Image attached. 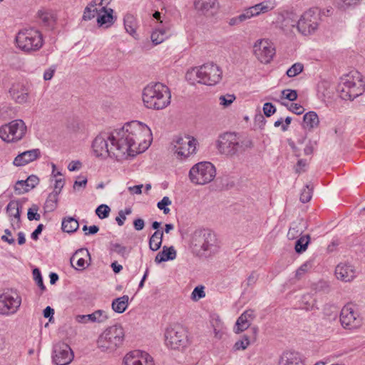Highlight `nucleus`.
I'll list each match as a JSON object with an SVG mask.
<instances>
[{"mask_svg": "<svg viewBox=\"0 0 365 365\" xmlns=\"http://www.w3.org/2000/svg\"><path fill=\"white\" fill-rule=\"evenodd\" d=\"M282 104L286 106L289 110L297 115H301L304 111V108L300 104L298 103L289 104L287 103H282Z\"/></svg>", "mask_w": 365, "mask_h": 365, "instance_id": "obj_51", "label": "nucleus"}, {"mask_svg": "<svg viewBox=\"0 0 365 365\" xmlns=\"http://www.w3.org/2000/svg\"><path fill=\"white\" fill-rule=\"evenodd\" d=\"M129 297L123 295L115 299L112 302V309L114 312L121 314L125 311L128 306Z\"/></svg>", "mask_w": 365, "mask_h": 365, "instance_id": "obj_32", "label": "nucleus"}, {"mask_svg": "<svg viewBox=\"0 0 365 365\" xmlns=\"http://www.w3.org/2000/svg\"><path fill=\"white\" fill-rule=\"evenodd\" d=\"M99 10L96 8V6L91 1L87 6L85 8L83 15V20L89 21L93 19L96 14H98Z\"/></svg>", "mask_w": 365, "mask_h": 365, "instance_id": "obj_38", "label": "nucleus"}, {"mask_svg": "<svg viewBox=\"0 0 365 365\" xmlns=\"http://www.w3.org/2000/svg\"><path fill=\"white\" fill-rule=\"evenodd\" d=\"M365 90V84L361 76L356 71L351 72L341 78V83L339 86L340 96L344 100L353 101L361 95Z\"/></svg>", "mask_w": 365, "mask_h": 365, "instance_id": "obj_5", "label": "nucleus"}, {"mask_svg": "<svg viewBox=\"0 0 365 365\" xmlns=\"http://www.w3.org/2000/svg\"><path fill=\"white\" fill-rule=\"evenodd\" d=\"M340 322L342 327L347 329H354L362 324V319L359 313L349 305L344 306L340 314Z\"/></svg>", "mask_w": 365, "mask_h": 365, "instance_id": "obj_13", "label": "nucleus"}, {"mask_svg": "<svg viewBox=\"0 0 365 365\" xmlns=\"http://www.w3.org/2000/svg\"><path fill=\"white\" fill-rule=\"evenodd\" d=\"M82 166V163L79 160H73L71 161L68 165V169L69 171H76L81 169Z\"/></svg>", "mask_w": 365, "mask_h": 365, "instance_id": "obj_64", "label": "nucleus"}, {"mask_svg": "<svg viewBox=\"0 0 365 365\" xmlns=\"http://www.w3.org/2000/svg\"><path fill=\"white\" fill-rule=\"evenodd\" d=\"M282 96L290 101H294L297 98V92L295 90L284 89L282 91Z\"/></svg>", "mask_w": 365, "mask_h": 365, "instance_id": "obj_56", "label": "nucleus"}, {"mask_svg": "<svg viewBox=\"0 0 365 365\" xmlns=\"http://www.w3.org/2000/svg\"><path fill=\"white\" fill-rule=\"evenodd\" d=\"M41 152L38 148L24 151L18 155L14 160V165L16 166H24L40 157Z\"/></svg>", "mask_w": 365, "mask_h": 365, "instance_id": "obj_21", "label": "nucleus"}, {"mask_svg": "<svg viewBox=\"0 0 365 365\" xmlns=\"http://www.w3.org/2000/svg\"><path fill=\"white\" fill-rule=\"evenodd\" d=\"M58 195H57L56 192H51L43 206V208L46 212H53L54 211L57 206H58Z\"/></svg>", "mask_w": 365, "mask_h": 365, "instance_id": "obj_36", "label": "nucleus"}, {"mask_svg": "<svg viewBox=\"0 0 365 365\" xmlns=\"http://www.w3.org/2000/svg\"><path fill=\"white\" fill-rule=\"evenodd\" d=\"M5 235H2L1 239L4 242H8L9 245H13L15 242V240L13 237L9 238V236H11V232L9 229H6L4 230Z\"/></svg>", "mask_w": 365, "mask_h": 365, "instance_id": "obj_63", "label": "nucleus"}, {"mask_svg": "<svg viewBox=\"0 0 365 365\" xmlns=\"http://www.w3.org/2000/svg\"><path fill=\"white\" fill-rule=\"evenodd\" d=\"M11 97L18 103H26L29 98V90L21 83H14L9 90Z\"/></svg>", "mask_w": 365, "mask_h": 365, "instance_id": "obj_20", "label": "nucleus"}, {"mask_svg": "<svg viewBox=\"0 0 365 365\" xmlns=\"http://www.w3.org/2000/svg\"><path fill=\"white\" fill-rule=\"evenodd\" d=\"M191 246L200 257H210L220 250V242L215 233L207 230H196L192 235Z\"/></svg>", "mask_w": 365, "mask_h": 365, "instance_id": "obj_2", "label": "nucleus"}, {"mask_svg": "<svg viewBox=\"0 0 365 365\" xmlns=\"http://www.w3.org/2000/svg\"><path fill=\"white\" fill-rule=\"evenodd\" d=\"M16 42L18 48L27 53L38 51L43 45L42 34L31 28L20 31Z\"/></svg>", "mask_w": 365, "mask_h": 365, "instance_id": "obj_7", "label": "nucleus"}, {"mask_svg": "<svg viewBox=\"0 0 365 365\" xmlns=\"http://www.w3.org/2000/svg\"><path fill=\"white\" fill-rule=\"evenodd\" d=\"M355 271L353 265L347 262H341L336 267L334 274H349Z\"/></svg>", "mask_w": 365, "mask_h": 365, "instance_id": "obj_42", "label": "nucleus"}, {"mask_svg": "<svg viewBox=\"0 0 365 365\" xmlns=\"http://www.w3.org/2000/svg\"><path fill=\"white\" fill-rule=\"evenodd\" d=\"M163 237V232L156 230L150 237L149 247L153 251H157L160 249Z\"/></svg>", "mask_w": 365, "mask_h": 365, "instance_id": "obj_34", "label": "nucleus"}, {"mask_svg": "<svg viewBox=\"0 0 365 365\" xmlns=\"http://www.w3.org/2000/svg\"><path fill=\"white\" fill-rule=\"evenodd\" d=\"M165 341L166 345L173 349L185 346L187 342L185 329L180 325L169 327L165 330Z\"/></svg>", "mask_w": 365, "mask_h": 365, "instance_id": "obj_12", "label": "nucleus"}, {"mask_svg": "<svg viewBox=\"0 0 365 365\" xmlns=\"http://www.w3.org/2000/svg\"><path fill=\"white\" fill-rule=\"evenodd\" d=\"M131 212V208H126L124 210H120L118 212V215L115 217V221L118 225L119 226L123 225L124 221L126 220V215H130Z\"/></svg>", "mask_w": 365, "mask_h": 365, "instance_id": "obj_54", "label": "nucleus"}, {"mask_svg": "<svg viewBox=\"0 0 365 365\" xmlns=\"http://www.w3.org/2000/svg\"><path fill=\"white\" fill-rule=\"evenodd\" d=\"M312 196V187L307 185L300 194V201L303 203L309 202Z\"/></svg>", "mask_w": 365, "mask_h": 365, "instance_id": "obj_47", "label": "nucleus"}, {"mask_svg": "<svg viewBox=\"0 0 365 365\" xmlns=\"http://www.w3.org/2000/svg\"><path fill=\"white\" fill-rule=\"evenodd\" d=\"M316 305V299L312 295L307 294L302 296L301 308L307 311L312 310Z\"/></svg>", "mask_w": 365, "mask_h": 365, "instance_id": "obj_40", "label": "nucleus"}, {"mask_svg": "<svg viewBox=\"0 0 365 365\" xmlns=\"http://www.w3.org/2000/svg\"><path fill=\"white\" fill-rule=\"evenodd\" d=\"M303 123L304 128L308 129H313L319 125V117L315 112L309 111L304 115Z\"/></svg>", "mask_w": 365, "mask_h": 365, "instance_id": "obj_33", "label": "nucleus"}, {"mask_svg": "<svg viewBox=\"0 0 365 365\" xmlns=\"http://www.w3.org/2000/svg\"><path fill=\"white\" fill-rule=\"evenodd\" d=\"M279 365H304V363L299 353L288 351L282 354Z\"/></svg>", "mask_w": 365, "mask_h": 365, "instance_id": "obj_24", "label": "nucleus"}, {"mask_svg": "<svg viewBox=\"0 0 365 365\" xmlns=\"http://www.w3.org/2000/svg\"><path fill=\"white\" fill-rule=\"evenodd\" d=\"M270 9H271L267 4H264V3H260L248 8V10L252 14V16H257L260 13L267 12Z\"/></svg>", "mask_w": 365, "mask_h": 365, "instance_id": "obj_43", "label": "nucleus"}, {"mask_svg": "<svg viewBox=\"0 0 365 365\" xmlns=\"http://www.w3.org/2000/svg\"><path fill=\"white\" fill-rule=\"evenodd\" d=\"M169 88L161 83H150L143 91V101L148 108L161 110L170 103Z\"/></svg>", "mask_w": 365, "mask_h": 365, "instance_id": "obj_3", "label": "nucleus"}, {"mask_svg": "<svg viewBox=\"0 0 365 365\" xmlns=\"http://www.w3.org/2000/svg\"><path fill=\"white\" fill-rule=\"evenodd\" d=\"M172 202L170 198L167 196L163 197V198L158 202V207L163 211V213L167 215L170 212V209L167 207V206L171 205Z\"/></svg>", "mask_w": 365, "mask_h": 365, "instance_id": "obj_52", "label": "nucleus"}, {"mask_svg": "<svg viewBox=\"0 0 365 365\" xmlns=\"http://www.w3.org/2000/svg\"><path fill=\"white\" fill-rule=\"evenodd\" d=\"M216 176L215 165L208 161L195 164L190 170L188 177L190 182L196 185H205L212 182Z\"/></svg>", "mask_w": 365, "mask_h": 365, "instance_id": "obj_8", "label": "nucleus"}, {"mask_svg": "<svg viewBox=\"0 0 365 365\" xmlns=\"http://www.w3.org/2000/svg\"><path fill=\"white\" fill-rule=\"evenodd\" d=\"M307 227V223L302 219L293 222L289 229L287 237L289 239H294L302 234Z\"/></svg>", "mask_w": 365, "mask_h": 365, "instance_id": "obj_29", "label": "nucleus"}, {"mask_svg": "<svg viewBox=\"0 0 365 365\" xmlns=\"http://www.w3.org/2000/svg\"><path fill=\"white\" fill-rule=\"evenodd\" d=\"M304 69V66L301 63H294L287 71L286 74L288 77H294L302 73Z\"/></svg>", "mask_w": 365, "mask_h": 365, "instance_id": "obj_45", "label": "nucleus"}, {"mask_svg": "<svg viewBox=\"0 0 365 365\" xmlns=\"http://www.w3.org/2000/svg\"><path fill=\"white\" fill-rule=\"evenodd\" d=\"M111 250L120 255L123 257H125L128 255L129 250L128 248L119 243H111Z\"/></svg>", "mask_w": 365, "mask_h": 365, "instance_id": "obj_50", "label": "nucleus"}, {"mask_svg": "<svg viewBox=\"0 0 365 365\" xmlns=\"http://www.w3.org/2000/svg\"><path fill=\"white\" fill-rule=\"evenodd\" d=\"M124 26L130 35L135 36V34H136L137 23L133 15L128 14L125 16Z\"/></svg>", "mask_w": 365, "mask_h": 365, "instance_id": "obj_35", "label": "nucleus"}, {"mask_svg": "<svg viewBox=\"0 0 365 365\" xmlns=\"http://www.w3.org/2000/svg\"><path fill=\"white\" fill-rule=\"evenodd\" d=\"M249 344H250L249 339L247 337H245L244 339L237 341L235 344L234 347L236 350H240V349L245 350L248 346Z\"/></svg>", "mask_w": 365, "mask_h": 365, "instance_id": "obj_59", "label": "nucleus"}, {"mask_svg": "<svg viewBox=\"0 0 365 365\" xmlns=\"http://www.w3.org/2000/svg\"><path fill=\"white\" fill-rule=\"evenodd\" d=\"M38 206L36 204H33L27 212V217L29 220H39L41 219V215L38 213Z\"/></svg>", "mask_w": 365, "mask_h": 365, "instance_id": "obj_49", "label": "nucleus"}, {"mask_svg": "<svg viewBox=\"0 0 365 365\" xmlns=\"http://www.w3.org/2000/svg\"><path fill=\"white\" fill-rule=\"evenodd\" d=\"M38 16L41 24L45 26H50L54 22V17L51 11L47 10H40L38 11Z\"/></svg>", "mask_w": 365, "mask_h": 365, "instance_id": "obj_37", "label": "nucleus"}, {"mask_svg": "<svg viewBox=\"0 0 365 365\" xmlns=\"http://www.w3.org/2000/svg\"><path fill=\"white\" fill-rule=\"evenodd\" d=\"M82 230L83 232H85L86 235H89L96 234L99 230V227L97 225H92L90 227L84 225Z\"/></svg>", "mask_w": 365, "mask_h": 365, "instance_id": "obj_61", "label": "nucleus"}, {"mask_svg": "<svg viewBox=\"0 0 365 365\" xmlns=\"http://www.w3.org/2000/svg\"><path fill=\"white\" fill-rule=\"evenodd\" d=\"M88 180L85 177L78 176V180H76L73 185V188L76 190L78 187H81L85 188L86 187Z\"/></svg>", "mask_w": 365, "mask_h": 365, "instance_id": "obj_60", "label": "nucleus"}, {"mask_svg": "<svg viewBox=\"0 0 365 365\" xmlns=\"http://www.w3.org/2000/svg\"><path fill=\"white\" fill-rule=\"evenodd\" d=\"M253 52L257 59L263 63H268L272 59L275 50L268 40H258L253 46Z\"/></svg>", "mask_w": 365, "mask_h": 365, "instance_id": "obj_15", "label": "nucleus"}, {"mask_svg": "<svg viewBox=\"0 0 365 365\" xmlns=\"http://www.w3.org/2000/svg\"><path fill=\"white\" fill-rule=\"evenodd\" d=\"M27 181L18 180L14 186V190L16 194L21 195L31 190V188L28 187Z\"/></svg>", "mask_w": 365, "mask_h": 365, "instance_id": "obj_46", "label": "nucleus"}, {"mask_svg": "<svg viewBox=\"0 0 365 365\" xmlns=\"http://www.w3.org/2000/svg\"><path fill=\"white\" fill-rule=\"evenodd\" d=\"M255 318L254 311L249 309L245 311L237 319L236 322V332L243 331L247 329L251 324V322Z\"/></svg>", "mask_w": 365, "mask_h": 365, "instance_id": "obj_25", "label": "nucleus"}, {"mask_svg": "<svg viewBox=\"0 0 365 365\" xmlns=\"http://www.w3.org/2000/svg\"><path fill=\"white\" fill-rule=\"evenodd\" d=\"M320 21L319 9L312 8L303 13L297 21V27L302 34L311 35L318 29Z\"/></svg>", "mask_w": 365, "mask_h": 365, "instance_id": "obj_9", "label": "nucleus"}, {"mask_svg": "<svg viewBox=\"0 0 365 365\" xmlns=\"http://www.w3.org/2000/svg\"><path fill=\"white\" fill-rule=\"evenodd\" d=\"M253 147V143L250 138H245L240 140L238 138L237 150L238 154L245 152L247 150L250 149Z\"/></svg>", "mask_w": 365, "mask_h": 365, "instance_id": "obj_44", "label": "nucleus"}, {"mask_svg": "<svg viewBox=\"0 0 365 365\" xmlns=\"http://www.w3.org/2000/svg\"><path fill=\"white\" fill-rule=\"evenodd\" d=\"M108 141L110 142V133H101L95 138L92 148L96 156L114 158L112 155V145L109 147Z\"/></svg>", "mask_w": 365, "mask_h": 365, "instance_id": "obj_16", "label": "nucleus"}, {"mask_svg": "<svg viewBox=\"0 0 365 365\" xmlns=\"http://www.w3.org/2000/svg\"><path fill=\"white\" fill-rule=\"evenodd\" d=\"M217 0H195L194 3L195 9L203 15L212 14L211 10L217 4Z\"/></svg>", "mask_w": 365, "mask_h": 365, "instance_id": "obj_27", "label": "nucleus"}, {"mask_svg": "<svg viewBox=\"0 0 365 365\" xmlns=\"http://www.w3.org/2000/svg\"><path fill=\"white\" fill-rule=\"evenodd\" d=\"M110 208L105 204L99 205L96 210V214L100 219H105L108 217Z\"/></svg>", "mask_w": 365, "mask_h": 365, "instance_id": "obj_48", "label": "nucleus"}, {"mask_svg": "<svg viewBox=\"0 0 365 365\" xmlns=\"http://www.w3.org/2000/svg\"><path fill=\"white\" fill-rule=\"evenodd\" d=\"M123 365H154V363L147 352L135 350L125 356Z\"/></svg>", "mask_w": 365, "mask_h": 365, "instance_id": "obj_19", "label": "nucleus"}, {"mask_svg": "<svg viewBox=\"0 0 365 365\" xmlns=\"http://www.w3.org/2000/svg\"><path fill=\"white\" fill-rule=\"evenodd\" d=\"M113 10L108 8V10H101L98 14L97 23L99 26H105L106 28L109 27L113 24Z\"/></svg>", "mask_w": 365, "mask_h": 365, "instance_id": "obj_28", "label": "nucleus"}, {"mask_svg": "<svg viewBox=\"0 0 365 365\" xmlns=\"http://www.w3.org/2000/svg\"><path fill=\"white\" fill-rule=\"evenodd\" d=\"M56 69V66H51L50 68L46 69L43 73V79L45 81L51 80L53 76Z\"/></svg>", "mask_w": 365, "mask_h": 365, "instance_id": "obj_62", "label": "nucleus"}, {"mask_svg": "<svg viewBox=\"0 0 365 365\" xmlns=\"http://www.w3.org/2000/svg\"><path fill=\"white\" fill-rule=\"evenodd\" d=\"M27 181V185L32 190L39 183V178L34 175H31L27 178L26 180Z\"/></svg>", "mask_w": 365, "mask_h": 365, "instance_id": "obj_58", "label": "nucleus"}, {"mask_svg": "<svg viewBox=\"0 0 365 365\" xmlns=\"http://www.w3.org/2000/svg\"><path fill=\"white\" fill-rule=\"evenodd\" d=\"M203 286L196 287L192 292L191 298L193 301H198L199 299L205 297V293L204 292Z\"/></svg>", "mask_w": 365, "mask_h": 365, "instance_id": "obj_53", "label": "nucleus"}, {"mask_svg": "<svg viewBox=\"0 0 365 365\" xmlns=\"http://www.w3.org/2000/svg\"><path fill=\"white\" fill-rule=\"evenodd\" d=\"M238 137L235 133H225L220 135L217 147L221 153L229 156L238 155Z\"/></svg>", "mask_w": 365, "mask_h": 365, "instance_id": "obj_14", "label": "nucleus"}, {"mask_svg": "<svg viewBox=\"0 0 365 365\" xmlns=\"http://www.w3.org/2000/svg\"><path fill=\"white\" fill-rule=\"evenodd\" d=\"M222 71L220 68L214 64L205 63L199 68H192L191 71L186 73V78L191 81L195 76L198 80L197 83L207 86H214L220 82L222 78Z\"/></svg>", "mask_w": 365, "mask_h": 365, "instance_id": "obj_6", "label": "nucleus"}, {"mask_svg": "<svg viewBox=\"0 0 365 365\" xmlns=\"http://www.w3.org/2000/svg\"><path fill=\"white\" fill-rule=\"evenodd\" d=\"M108 319V315L105 311L97 310L92 314L86 315H77L76 321L78 323L86 324L88 322H104Z\"/></svg>", "mask_w": 365, "mask_h": 365, "instance_id": "obj_23", "label": "nucleus"}, {"mask_svg": "<svg viewBox=\"0 0 365 365\" xmlns=\"http://www.w3.org/2000/svg\"><path fill=\"white\" fill-rule=\"evenodd\" d=\"M21 304V297L16 289H6L0 294V314H16Z\"/></svg>", "mask_w": 365, "mask_h": 365, "instance_id": "obj_10", "label": "nucleus"}, {"mask_svg": "<svg viewBox=\"0 0 365 365\" xmlns=\"http://www.w3.org/2000/svg\"><path fill=\"white\" fill-rule=\"evenodd\" d=\"M263 112L267 117H270L276 112V108L272 103H265L263 106Z\"/></svg>", "mask_w": 365, "mask_h": 365, "instance_id": "obj_57", "label": "nucleus"}, {"mask_svg": "<svg viewBox=\"0 0 365 365\" xmlns=\"http://www.w3.org/2000/svg\"><path fill=\"white\" fill-rule=\"evenodd\" d=\"M176 257V251L173 247L164 246L163 250L158 253L155 257L156 262H162L168 260H173Z\"/></svg>", "mask_w": 365, "mask_h": 365, "instance_id": "obj_30", "label": "nucleus"}, {"mask_svg": "<svg viewBox=\"0 0 365 365\" xmlns=\"http://www.w3.org/2000/svg\"><path fill=\"white\" fill-rule=\"evenodd\" d=\"M73 359V353L66 343L59 342L53 347V361L56 365H68Z\"/></svg>", "mask_w": 365, "mask_h": 365, "instance_id": "obj_18", "label": "nucleus"}, {"mask_svg": "<svg viewBox=\"0 0 365 365\" xmlns=\"http://www.w3.org/2000/svg\"><path fill=\"white\" fill-rule=\"evenodd\" d=\"M310 242V236L309 235H305L302 236L299 239H298L295 242V251L297 253H302L304 252L307 246Z\"/></svg>", "mask_w": 365, "mask_h": 365, "instance_id": "obj_39", "label": "nucleus"}, {"mask_svg": "<svg viewBox=\"0 0 365 365\" xmlns=\"http://www.w3.org/2000/svg\"><path fill=\"white\" fill-rule=\"evenodd\" d=\"M146 135H152L150 128L137 120L126 123L120 128L115 129L110 133L112 155L117 160L135 156L140 153L137 145Z\"/></svg>", "mask_w": 365, "mask_h": 365, "instance_id": "obj_1", "label": "nucleus"}, {"mask_svg": "<svg viewBox=\"0 0 365 365\" xmlns=\"http://www.w3.org/2000/svg\"><path fill=\"white\" fill-rule=\"evenodd\" d=\"M125 337L122 326L115 324L105 329L98 336L97 346L103 352L113 353L123 342Z\"/></svg>", "mask_w": 365, "mask_h": 365, "instance_id": "obj_4", "label": "nucleus"}, {"mask_svg": "<svg viewBox=\"0 0 365 365\" xmlns=\"http://www.w3.org/2000/svg\"><path fill=\"white\" fill-rule=\"evenodd\" d=\"M86 257H90V254L87 249L78 250L71 257V264L77 270H83L88 265Z\"/></svg>", "mask_w": 365, "mask_h": 365, "instance_id": "obj_22", "label": "nucleus"}, {"mask_svg": "<svg viewBox=\"0 0 365 365\" xmlns=\"http://www.w3.org/2000/svg\"><path fill=\"white\" fill-rule=\"evenodd\" d=\"M235 96L233 94H227L225 96H221L220 97V103L222 106L225 107L229 106L235 100Z\"/></svg>", "mask_w": 365, "mask_h": 365, "instance_id": "obj_55", "label": "nucleus"}, {"mask_svg": "<svg viewBox=\"0 0 365 365\" xmlns=\"http://www.w3.org/2000/svg\"><path fill=\"white\" fill-rule=\"evenodd\" d=\"M174 150L181 159L193 154L196 150V140L189 135L178 138Z\"/></svg>", "mask_w": 365, "mask_h": 365, "instance_id": "obj_17", "label": "nucleus"}, {"mask_svg": "<svg viewBox=\"0 0 365 365\" xmlns=\"http://www.w3.org/2000/svg\"><path fill=\"white\" fill-rule=\"evenodd\" d=\"M167 33L165 29H156L151 34L153 43L158 45L162 43L167 38Z\"/></svg>", "mask_w": 365, "mask_h": 365, "instance_id": "obj_41", "label": "nucleus"}, {"mask_svg": "<svg viewBox=\"0 0 365 365\" xmlns=\"http://www.w3.org/2000/svg\"><path fill=\"white\" fill-rule=\"evenodd\" d=\"M26 126L22 120H15L0 128V138L5 142L12 143L21 140L25 135Z\"/></svg>", "mask_w": 365, "mask_h": 365, "instance_id": "obj_11", "label": "nucleus"}, {"mask_svg": "<svg viewBox=\"0 0 365 365\" xmlns=\"http://www.w3.org/2000/svg\"><path fill=\"white\" fill-rule=\"evenodd\" d=\"M78 220L73 217H66L62 220L61 229L65 232L73 233L78 229Z\"/></svg>", "mask_w": 365, "mask_h": 365, "instance_id": "obj_31", "label": "nucleus"}, {"mask_svg": "<svg viewBox=\"0 0 365 365\" xmlns=\"http://www.w3.org/2000/svg\"><path fill=\"white\" fill-rule=\"evenodd\" d=\"M22 203L19 200H11L6 207V211L9 217L17 220V227L20 228V216Z\"/></svg>", "mask_w": 365, "mask_h": 365, "instance_id": "obj_26", "label": "nucleus"}]
</instances>
